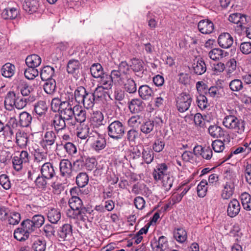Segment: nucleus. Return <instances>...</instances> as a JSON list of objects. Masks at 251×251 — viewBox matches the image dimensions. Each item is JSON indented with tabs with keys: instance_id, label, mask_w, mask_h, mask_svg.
<instances>
[{
	"instance_id": "nucleus-47",
	"label": "nucleus",
	"mask_w": 251,
	"mask_h": 251,
	"mask_svg": "<svg viewBox=\"0 0 251 251\" xmlns=\"http://www.w3.org/2000/svg\"><path fill=\"white\" fill-rule=\"evenodd\" d=\"M154 126V122L149 120L143 123L140 126V130L143 133L148 134L153 130Z\"/></svg>"
},
{
	"instance_id": "nucleus-62",
	"label": "nucleus",
	"mask_w": 251,
	"mask_h": 251,
	"mask_svg": "<svg viewBox=\"0 0 251 251\" xmlns=\"http://www.w3.org/2000/svg\"><path fill=\"white\" fill-rule=\"evenodd\" d=\"M95 99L92 93L86 95L84 102L82 103L84 107L87 109L92 107L94 104Z\"/></svg>"
},
{
	"instance_id": "nucleus-34",
	"label": "nucleus",
	"mask_w": 251,
	"mask_h": 251,
	"mask_svg": "<svg viewBox=\"0 0 251 251\" xmlns=\"http://www.w3.org/2000/svg\"><path fill=\"white\" fill-rule=\"evenodd\" d=\"M69 204L73 211H78L83 205L81 200L77 196H72L69 201Z\"/></svg>"
},
{
	"instance_id": "nucleus-30",
	"label": "nucleus",
	"mask_w": 251,
	"mask_h": 251,
	"mask_svg": "<svg viewBox=\"0 0 251 251\" xmlns=\"http://www.w3.org/2000/svg\"><path fill=\"white\" fill-rule=\"evenodd\" d=\"M25 63L28 67L36 68L40 65L41 58L37 54H32L26 57Z\"/></svg>"
},
{
	"instance_id": "nucleus-33",
	"label": "nucleus",
	"mask_w": 251,
	"mask_h": 251,
	"mask_svg": "<svg viewBox=\"0 0 251 251\" xmlns=\"http://www.w3.org/2000/svg\"><path fill=\"white\" fill-rule=\"evenodd\" d=\"M174 236L176 240L181 243H184L187 239V232L183 228H177L174 231Z\"/></svg>"
},
{
	"instance_id": "nucleus-63",
	"label": "nucleus",
	"mask_w": 251,
	"mask_h": 251,
	"mask_svg": "<svg viewBox=\"0 0 251 251\" xmlns=\"http://www.w3.org/2000/svg\"><path fill=\"white\" fill-rule=\"evenodd\" d=\"M0 184L5 190H8L11 188V184L6 175L2 174L0 176Z\"/></svg>"
},
{
	"instance_id": "nucleus-57",
	"label": "nucleus",
	"mask_w": 251,
	"mask_h": 251,
	"mask_svg": "<svg viewBox=\"0 0 251 251\" xmlns=\"http://www.w3.org/2000/svg\"><path fill=\"white\" fill-rule=\"evenodd\" d=\"M86 89L82 86L77 87L74 93V97L75 101L78 103L79 101H81V99L83 97L84 95L85 94Z\"/></svg>"
},
{
	"instance_id": "nucleus-41",
	"label": "nucleus",
	"mask_w": 251,
	"mask_h": 251,
	"mask_svg": "<svg viewBox=\"0 0 251 251\" xmlns=\"http://www.w3.org/2000/svg\"><path fill=\"white\" fill-rule=\"evenodd\" d=\"M89 177L86 173H80L76 177V183L79 187H83L88 182Z\"/></svg>"
},
{
	"instance_id": "nucleus-35",
	"label": "nucleus",
	"mask_w": 251,
	"mask_h": 251,
	"mask_svg": "<svg viewBox=\"0 0 251 251\" xmlns=\"http://www.w3.org/2000/svg\"><path fill=\"white\" fill-rule=\"evenodd\" d=\"M14 65L8 63L2 66L1 69V73L3 76L5 77H10L14 74Z\"/></svg>"
},
{
	"instance_id": "nucleus-36",
	"label": "nucleus",
	"mask_w": 251,
	"mask_h": 251,
	"mask_svg": "<svg viewBox=\"0 0 251 251\" xmlns=\"http://www.w3.org/2000/svg\"><path fill=\"white\" fill-rule=\"evenodd\" d=\"M100 78H101L100 83L101 84V87L107 90L111 88L113 83H114V81L111 75H108L104 74Z\"/></svg>"
},
{
	"instance_id": "nucleus-28",
	"label": "nucleus",
	"mask_w": 251,
	"mask_h": 251,
	"mask_svg": "<svg viewBox=\"0 0 251 251\" xmlns=\"http://www.w3.org/2000/svg\"><path fill=\"white\" fill-rule=\"evenodd\" d=\"M54 73V68L50 66H45L41 71L40 76L42 80L52 79V77Z\"/></svg>"
},
{
	"instance_id": "nucleus-45",
	"label": "nucleus",
	"mask_w": 251,
	"mask_h": 251,
	"mask_svg": "<svg viewBox=\"0 0 251 251\" xmlns=\"http://www.w3.org/2000/svg\"><path fill=\"white\" fill-rule=\"evenodd\" d=\"M47 110V104L46 102L44 100L39 101L34 105V111L37 114L40 116L44 114Z\"/></svg>"
},
{
	"instance_id": "nucleus-42",
	"label": "nucleus",
	"mask_w": 251,
	"mask_h": 251,
	"mask_svg": "<svg viewBox=\"0 0 251 251\" xmlns=\"http://www.w3.org/2000/svg\"><path fill=\"white\" fill-rule=\"evenodd\" d=\"M46 82L44 85V89L46 93L52 94L56 90V82L54 79L46 80Z\"/></svg>"
},
{
	"instance_id": "nucleus-56",
	"label": "nucleus",
	"mask_w": 251,
	"mask_h": 251,
	"mask_svg": "<svg viewBox=\"0 0 251 251\" xmlns=\"http://www.w3.org/2000/svg\"><path fill=\"white\" fill-rule=\"evenodd\" d=\"M106 146V141L104 138L99 137L93 144V148L96 151H99L103 149Z\"/></svg>"
},
{
	"instance_id": "nucleus-18",
	"label": "nucleus",
	"mask_w": 251,
	"mask_h": 251,
	"mask_svg": "<svg viewBox=\"0 0 251 251\" xmlns=\"http://www.w3.org/2000/svg\"><path fill=\"white\" fill-rule=\"evenodd\" d=\"M65 121L66 120L64 119L59 115H55L51 122V125L53 126L55 131L58 132L60 130L65 128L67 126V122Z\"/></svg>"
},
{
	"instance_id": "nucleus-31",
	"label": "nucleus",
	"mask_w": 251,
	"mask_h": 251,
	"mask_svg": "<svg viewBox=\"0 0 251 251\" xmlns=\"http://www.w3.org/2000/svg\"><path fill=\"white\" fill-rule=\"evenodd\" d=\"M208 129L209 134L213 138H218L224 136L223 129L216 125L209 126Z\"/></svg>"
},
{
	"instance_id": "nucleus-24",
	"label": "nucleus",
	"mask_w": 251,
	"mask_h": 251,
	"mask_svg": "<svg viewBox=\"0 0 251 251\" xmlns=\"http://www.w3.org/2000/svg\"><path fill=\"white\" fill-rule=\"evenodd\" d=\"M234 190V183L229 181L227 182L224 186L223 190L222 197L225 200L229 199L233 194Z\"/></svg>"
},
{
	"instance_id": "nucleus-5",
	"label": "nucleus",
	"mask_w": 251,
	"mask_h": 251,
	"mask_svg": "<svg viewBox=\"0 0 251 251\" xmlns=\"http://www.w3.org/2000/svg\"><path fill=\"white\" fill-rule=\"evenodd\" d=\"M75 108L72 106V104L69 102L64 103L59 110V115L61 116L65 121L67 122V126H75L74 120Z\"/></svg>"
},
{
	"instance_id": "nucleus-53",
	"label": "nucleus",
	"mask_w": 251,
	"mask_h": 251,
	"mask_svg": "<svg viewBox=\"0 0 251 251\" xmlns=\"http://www.w3.org/2000/svg\"><path fill=\"white\" fill-rule=\"evenodd\" d=\"M66 103V102L62 101L61 98H54L51 100V108L53 111H58L59 112V110L61 109L63 104Z\"/></svg>"
},
{
	"instance_id": "nucleus-17",
	"label": "nucleus",
	"mask_w": 251,
	"mask_h": 251,
	"mask_svg": "<svg viewBox=\"0 0 251 251\" xmlns=\"http://www.w3.org/2000/svg\"><path fill=\"white\" fill-rule=\"evenodd\" d=\"M41 173L48 179L52 178L55 174L52 164L50 162L45 163L42 166Z\"/></svg>"
},
{
	"instance_id": "nucleus-4",
	"label": "nucleus",
	"mask_w": 251,
	"mask_h": 251,
	"mask_svg": "<svg viewBox=\"0 0 251 251\" xmlns=\"http://www.w3.org/2000/svg\"><path fill=\"white\" fill-rule=\"evenodd\" d=\"M223 125L238 134H242L245 131L246 123L233 115L226 116L223 121Z\"/></svg>"
},
{
	"instance_id": "nucleus-43",
	"label": "nucleus",
	"mask_w": 251,
	"mask_h": 251,
	"mask_svg": "<svg viewBox=\"0 0 251 251\" xmlns=\"http://www.w3.org/2000/svg\"><path fill=\"white\" fill-rule=\"evenodd\" d=\"M242 205L246 210H251V196L247 193H244L241 195Z\"/></svg>"
},
{
	"instance_id": "nucleus-46",
	"label": "nucleus",
	"mask_w": 251,
	"mask_h": 251,
	"mask_svg": "<svg viewBox=\"0 0 251 251\" xmlns=\"http://www.w3.org/2000/svg\"><path fill=\"white\" fill-rule=\"evenodd\" d=\"M208 185L206 180H202L197 186V193L199 197L203 198L206 194Z\"/></svg>"
},
{
	"instance_id": "nucleus-3",
	"label": "nucleus",
	"mask_w": 251,
	"mask_h": 251,
	"mask_svg": "<svg viewBox=\"0 0 251 251\" xmlns=\"http://www.w3.org/2000/svg\"><path fill=\"white\" fill-rule=\"evenodd\" d=\"M126 126L119 120H115L109 124L107 128L108 135L112 139H121L125 134Z\"/></svg>"
},
{
	"instance_id": "nucleus-52",
	"label": "nucleus",
	"mask_w": 251,
	"mask_h": 251,
	"mask_svg": "<svg viewBox=\"0 0 251 251\" xmlns=\"http://www.w3.org/2000/svg\"><path fill=\"white\" fill-rule=\"evenodd\" d=\"M30 100V97L28 98H17L14 105V108L22 109L26 106L27 103Z\"/></svg>"
},
{
	"instance_id": "nucleus-21",
	"label": "nucleus",
	"mask_w": 251,
	"mask_h": 251,
	"mask_svg": "<svg viewBox=\"0 0 251 251\" xmlns=\"http://www.w3.org/2000/svg\"><path fill=\"white\" fill-rule=\"evenodd\" d=\"M40 6V0H25L24 7L28 13L35 12Z\"/></svg>"
},
{
	"instance_id": "nucleus-55",
	"label": "nucleus",
	"mask_w": 251,
	"mask_h": 251,
	"mask_svg": "<svg viewBox=\"0 0 251 251\" xmlns=\"http://www.w3.org/2000/svg\"><path fill=\"white\" fill-rule=\"evenodd\" d=\"M142 154V157L146 163L149 164L152 161L153 159V153L151 149H144Z\"/></svg>"
},
{
	"instance_id": "nucleus-20",
	"label": "nucleus",
	"mask_w": 251,
	"mask_h": 251,
	"mask_svg": "<svg viewBox=\"0 0 251 251\" xmlns=\"http://www.w3.org/2000/svg\"><path fill=\"white\" fill-rule=\"evenodd\" d=\"M144 103L139 99H132L129 104V108L132 113H138L144 109Z\"/></svg>"
},
{
	"instance_id": "nucleus-58",
	"label": "nucleus",
	"mask_w": 251,
	"mask_h": 251,
	"mask_svg": "<svg viewBox=\"0 0 251 251\" xmlns=\"http://www.w3.org/2000/svg\"><path fill=\"white\" fill-rule=\"evenodd\" d=\"M167 239L164 236H160L157 242H155V251H162L166 247Z\"/></svg>"
},
{
	"instance_id": "nucleus-40",
	"label": "nucleus",
	"mask_w": 251,
	"mask_h": 251,
	"mask_svg": "<svg viewBox=\"0 0 251 251\" xmlns=\"http://www.w3.org/2000/svg\"><path fill=\"white\" fill-rule=\"evenodd\" d=\"M80 67L79 62L77 60L72 59L68 63L67 72L69 74H74L78 72Z\"/></svg>"
},
{
	"instance_id": "nucleus-16",
	"label": "nucleus",
	"mask_w": 251,
	"mask_h": 251,
	"mask_svg": "<svg viewBox=\"0 0 251 251\" xmlns=\"http://www.w3.org/2000/svg\"><path fill=\"white\" fill-rule=\"evenodd\" d=\"M16 98V94L14 92L10 91L7 93L4 101V106L6 110L15 111L14 105Z\"/></svg>"
},
{
	"instance_id": "nucleus-27",
	"label": "nucleus",
	"mask_w": 251,
	"mask_h": 251,
	"mask_svg": "<svg viewBox=\"0 0 251 251\" xmlns=\"http://www.w3.org/2000/svg\"><path fill=\"white\" fill-rule=\"evenodd\" d=\"M193 66L194 72L198 75L204 74L206 70V65L201 59H198L196 62L194 61Z\"/></svg>"
},
{
	"instance_id": "nucleus-14",
	"label": "nucleus",
	"mask_w": 251,
	"mask_h": 251,
	"mask_svg": "<svg viewBox=\"0 0 251 251\" xmlns=\"http://www.w3.org/2000/svg\"><path fill=\"white\" fill-rule=\"evenodd\" d=\"M59 169L62 176L69 177L72 173L73 166L69 160L62 159L59 163Z\"/></svg>"
},
{
	"instance_id": "nucleus-2",
	"label": "nucleus",
	"mask_w": 251,
	"mask_h": 251,
	"mask_svg": "<svg viewBox=\"0 0 251 251\" xmlns=\"http://www.w3.org/2000/svg\"><path fill=\"white\" fill-rule=\"evenodd\" d=\"M129 65L126 61H122L117 69L111 72V77L115 84L123 85L130 76Z\"/></svg>"
},
{
	"instance_id": "nucleus-10",
	"label": "nucleus",
	"mask_w": 251,
	"mask_h": 251,
	"mask_svg": "<svg viewBox=\"0 0 251 251\" xmlns=\"http://www.w3.org/2000/svg\"><path fill=\"white\" fill-rule=\"evenodd\" d=\"M218 43L221 48L228 49L233 44V38L227 32L222 33L218 37Z\"/></svg>"
},
{
	"instance_id": "nucleus-23",
	"label": "nucleus",
	"mask_w": 251,
	"mask_h": 251,
	"mask_svg": "<svg viewBox=\"0 0 251 251\" xmlns=\"http://www.w3.org/2000/svg\"><path fill=\"white\" fill-rule=\"evenodd\" d=\"M16 142L21 148H25L27 143V134L24 131L19 130L16 133Z\"/></svg>"
},
{
	"instance_id": "nucleus-49",
	"label": "nucleus",
	"mask_w": 251,
	"mask_h": 251,
	"mask_svg": "<svg viewBox=\"0 0 251 251\" xmlns=\"http://www.w3.org/2000/svg\"><path fill=\"white\" fill-rule=\"evenodd\" d=\"M39 74V72L36 68L32 67H28L26 69L24 72L25 77L29 80L33 79Z\"/></svg>"
},
{
	"instance_id": "nucleus-25",
	"label": "nucleus",
	"mask_w": 251,
	"mask_h": 251,
	"mask_svg": "<svg viewBox=\"0 0 251 251\" xmlns=\"http://www.w3.org/2000/svg\"><path fill=\"white\" fill-rule=\"evenodd\" d=\"M92 122L96 127L104 125L106 123V121L104 119L102 113L100 111H95L93 112L92 116Z\"/></svg>"
},
{
	"instance_id": "nucleus-51",
	"label": "nucleus",
	"mask_w": 251,
	"mask_h": 251,
	"mask_svg": "<svg viewBox=\"0 0 251 251\" xmlns=\"http://www.w3.org/2000/svg\"><path fill=\"white\" fill-rule=\"evenodd\" d=\"M197 102L198 106L201 110L205 109L209 106L207 98L204 95L201 94H200L197 96Z\"/></svg>"
},
{
	"instance_id": "nucleus-37",
	"label": "nucleus",
	"mask_w": 251,
	"mask_h": 251,
	"mask_svg": "<svg viewBox=\"0 0 251 251\" xmlns=\"http://www.w3.org/2000/svg\"><path fill=\"white\" fill-rule=\"evenodd\" d=\"M229 87L231 91L239 92L242 90L244 88V85L241 79H234L229 82Z\"/></svg>"
},
{
	"instance_id": "nucleus-19",
	"label": "nucleus",
	"mask_w": 251,
	"mask_h": 251,
	"mask_svg": "<svg viewBox=\"0 0 251 251\" xmlns=\"http://www.w3.org/2000/svg\"><path fill=\"white\" fill-rule=\"evenodd\" d=\"M75 112L74 120H75V125L76 122L82 123L84 122L87 118L86 110L81 106H75Z\"/></svg>"
},
{
	"instance_id": "nucleus-11",
	"label": "nucleus",
	"mask_w": 251,
	"mask_h": 251,
	"mask_svg": "<svg viewBox=\"0 0 251 251\" xmlns=\"http://www.w3.org/2000/svg\"><path fill=\"white\" fill-rule=\"evenodd\" d=\"M72 235V226L70 224H64L57 231V236L59 241L69 239Z\"/></svg>"
},
{
	"instance_id": "nucleus-9",
	"label": "nucleus",
	"mask_w": 251,
	"mask_h": 251,
	"mask_svg": "<svg viewBox=\"0 0 251 251\" xmlns=\"http://www.w3.org/2000/svg\"><path fill=\"white\" fill-rule=\"evenodd\" d=\"M130 67L135 75L140 78L143 76L144 72V62L141 59L133 58L130 60Z\"/></svg>"
},
{
	"instance_id": "nucleus-38",
	"label": "nucleus",
	"mask_w": 251,
	"mask_h": 251,
	"mask_svg": "<svg viewBox=\"0 0 251 251\" xmlns=\"http://www.w3.org/2000/svg\"><path fill=\"white\" fill-rule=\"evenodd\" d=\"M197 151H201L200 154L205 159L209 160L212 156V151L209 147L202 148L201 146L196 147L194 148V151L196 152Z\"/></svg>"
},
{
	"instance_id": "nucleus-59",
	"label": "nucleus",
	"mask_w": 251,
	"mask_h": 251,
	"mask_svg": "<svg viewBox=\"0 0 251 251\" xmlns=\"http://www.w3.org/2000/svg\"><path fill=\"white\" fill-rule=\"evenodd\" d=\"M31 220L37 229L41 227L45 222L44 217L40 214L33 216Z\"/></svg>"
},
{
	"instance_id": "nucleus-6",
	"label": "nucleus",
	"mask_w": 251,
	"mask_h": 251,
	"mask_svg": "<svg viewBox=\"0 0 251 251\" xmlns=\"http://www.w3.org/2000/svg\"><path fill=\"white\" fill-rule=\"evenodd\" d=\"M192 98L189 94L181 93L177 97L176 106L179 112L183 113L188 110L192 103Z\"/></svg>"
},
{
	"instance_id": "nucleus-1",
	"label": "nucleus",
	"mask_w": 251,
	"mask_h": 251,
	"mask_svg": "<svg viewBox=\"0 0 251 251\" xmlns=\"http://www.w3.org/2000/svg\"><path fill=\"white\" fill-rule=\"evenodd\" d=\"M153 176L155 180H162V185L166 190H169L172 187L174 177L168 172V167L164 163L158 164L153 172Z\"/></svg>"
},
{
	"instance_id": "nucleus-32",
	"label": "nucleus",
	"mask_w": 251,
	"mask_h": 251,
	"mask_svg": "<svg viewBox=\"0 0 251 251\" xmlns=\"http://www.w3.org/2000/svg\"><path fill=\"white\" fill-rule=\"evenodd\" d=\"M47 217L49 221L52 224H56L60 219L61 213L60 211L55 209L51 208L48 210Z\"/></svg>"
},
{
	"instance_id": "nucleus-22",
	"label": "nucleus",
	"mask_w": 251,
	"mask_h": 251,
	"mask_svg": "<svg viewBox=\"0 0 251 251\" xmlns=\"http://www.w3.org/2000/svg\"><path fill=\"white\" fill-rule=\"evenodd\" d=\"M31 115L26 111H24L19 114V125L23 127H28L32 121Z\"/></svg>"
},
{
	"instance_id": "nucleus-61",
	"label": "nucleus",
	"mask_w": 251,
	"mask_h": 251,
	"mask_svg": "<svg viewBox=\"0 0 251 251\" xmlns=\"http://www.w3.org/2000/svg\"><path fill=\"white\" fill-rule=\"evenodd\" d=\"M90 128L87 126H85L81 129L80 131H77V136L82 139H85L88 137H91L90 135L92 134V130H91V132H90Z\"/></svg>"
},
{
	"instance_id": "nucleus-54",
	"label": "nucleus",
	"mask_w": 251,
	"mask_h": 251,
	"mask_svg": "<svg viewBox=\"0 0 251 251\" xmlns=\"http://www.w3.org/2000/svg\"><path fill=\"white\" fill-rule=\"evenodd\" d=\"M21 220V215L19 213L17 212H12L10 213L8 217V223L10 225H17Z\"/></svg>"
},
{
	"instance_id": "nucleus-44",
	"label": "nucleus",
	"mask_w": 251,
	"mask_h": 251,
	"mask_svg": "<svg viewBox=\"0 0 251 251\" xmlns=\"http://www.w3.org/2000/svg\"><path fill=\"white\" fill-rule=\"evenodd\" d=\"M32 248L34 251H45L46 248V242L43 239L38 238L33 242Z\"/></svg>"
},
{
	"instance_id": "nucleus-15",
	"label": "nucleus",
	"mask_w": 251,
	"mask_h": 251,
	"mask_svg": "<svg viewBox=\"0 0 251 251\" xmlns=\"http://www.w3.org/2000/svg\"><path fill=\"white\" fill-rule=\"evenodd\" d=\"M138 91L139 97L145 100H149L151 99L154 95L152 89L148 85L140 86Z\"/></svg>"
},
{
	"instance_id": "nucleus-7",
	"label": "nucleus",
	"mask_w": 251,
	"mask_h": 251,
	"mask_svg": "<svg viewBox=\"0 0 251 251\" xmlns=\"http://www.w3.org/2000/svg\"><path fill=\"white\" fill-rule=\"evenodd\" d=\"M56 140L55 133L52 131H47L40 142L41 146L46 151L50 150L54 145Z\"/></svg>"
},
{
	"instance_id": "nucleus-12",
	"label": "nucleus",
	"mask_w": 251,
	"mask_h": 251,
	"mask_svg": "<svg viewBox=\"0 0 251 251\" xmlns=\"http://www.w3.org/2000/svg\"><path fill=\"white\" fill-rule=\"evenodd\" d=\"M199 30L202 34H208L212 33L214 29L213 23L209 20H201L198 24Z\"/></svg>"
},
{
	"instance_id": "nucleus-29",
	"label": "nucleus",
	"mask_w": 251,
	"mask_h": 251,
	"mask_svg": "<svg viewBox=\"0 0 251 251\" xmlns=\"http://www.w3.org/2000/svg\"><path fill=\"white\" fill-rule=\"evenodd\" d=\"M125 91L130 94H134L137 91V86L135 81L129 76L125 82L123 84Z\"/></svg>"
},
{
	"instance_id": "nucleus-64",
	"label": "nucleus",
	"mask_w": 251,
	"mask_h": 251,
	"mask_svg": "<svg viewBox=\"0 0 251 251\" xmlns=\"http://www.w3.org/2000/svg\"><path fill=\"white\" fill-rule=\"evenodd\" d=\"M240 50L244 54H249L251 53V43L244 42L240 45Z\"/></svg>"
},
{
	"instance_id": "nucleus-50",
	"label": "nucleus",
	"mask_w": 251,
	"mask_h": 251,
	"mask_svg": "<svg viewBox=\"0 0 251 251\" xmlns=\"http://www.w3.org/2000/svg\"><path fill=\"white\" fill-rule=\"evenodd\" d=\"M224 50L219 48H214L209 51L208 54L211 59L217 60L224 57Z\"/></svg>"
},
{
	"instance_id": "nucleus-48",
	"label": "nucleus",
	"mask_w": 251,
	"mask_h": 251,
	"mask_svg": "<svg viewBox=\"0 0 251 251\" xmlns=\"http://www.w3.org/2000/svg\"><path fill=\"white\" fill-rule=\"evenodd\" d=\"M21 226L24 228V230L27 233H31L37 229L32 220L28 219L23 221L21 223Z\"/></svg>"
},
{
	"instance_id": "nucleus-60",
	"label": "nucleus",
	"mask_w": 251,
	"mask_h": 251,
	"mask_svg": "<svg viewBox=\"0 0 251 251\" xmlns=\"http://www.w3.org/2000/svg\"><path fill=\"white\" fill-rule=\"evenodd\" d=\"M84 158V169L88 171L92 170L96 166V160L95 158L88 157Z\"/></svg>"
},
{
	"instance_id": "nucleus-13",
	"label": "nucleus",
	"mask_w": 251,
	"mask_h": 251,
	"mask_svg": "<svg viewBox=\"0 0 251 251\" xmlns=\"http://www.w3.org/2000/svg\"><path fill=\"white\" fill-rule=\"evenodd\" d=\"M239 202L235 199H232L228 203L227 208V214L228 216L233 218L237 216L240 210Z\"/></svg>"
},
{
	"instance_id": "nucleus-26",
	"label": "nucleus",
	"mask_w": 251,
	"mask_h": 251,
	"mask_svg": "<svg viewBox=\"0 0 251 251\" xmlns=\"http://www.w3.org/2000/svg\"><path fill=\"white\" fill-rule=\"evenodd\" d=\"M19 14L18 9L14 7H7L5 8L2 13L1 16L4 19H14Z\"/></svg>"
},
{
	"instance_id": "nucleus-39",
	"label": "nucleus",
	"mask_w": 251,
	"mask_h": 251,
	"mask_svg": "<svg viewBox=\"0 0 251 251\" xmlns=\"http://www.w3.org/2000/svg\"><path fill=\"white\" fill-rule=\"evenodd\" d=\"M90 72L95 78H100L104 74L101 65L99 63L93 64L90 68Z\"/></svg>"
},
{
	"instance_id": "nucleus-8",
	"label": "nucleus",
	"mask_w": 251,
	"mask_h": 251,
	"mask_svg": "<svg viewBox=\"0 0 251 251\" xmlns=\"http://www.w3.org/2000/svg\"><path fill=\"white\" fill-rule=\"evenodd\" d=\"M28 153L26 151H23L18 156H14L12 158L14 169L17 171H20L23 167V164L27 163L28 160Z\"/></svg>"
}]
</instances>
